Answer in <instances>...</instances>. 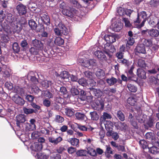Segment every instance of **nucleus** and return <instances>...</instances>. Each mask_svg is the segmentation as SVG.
I'll list each match as a JSON object with an SVG mask.
<instances>
[{"label": "nucleus", "mask_w": 159, "mask_h": 159, "mask_svg": "<svg viewBox=\"0 0 159 159\" xmlns=\"http://www.w3.org/2000/svg\"><path fill=\"white\" fill-rule=\"evenodd\" d=\"M62 13L65 15L73 18L75 21H78L79 18L78 16V11L74 8L71 9L70 10L63 9L62 10Z\"/></svg>", "instance_id": "nucleus-1"}, {"label": "nucleus", "mask_w": 159, "mask_h": 159, "mask_svg": "<svg viewBox=\"0 0 159 159\" xmlns=\"http://www.w3.org/2000/svg\"><path fill=\"white\" fill-rule=\"evenodd\" d=\"M54 31L57 35H60L61 33L65 35L67 34V29L61 23H59L57 28L54 29Z\"/></svg>", "instance_id": "nucleus-2"}, {"label": "nucleus", "mask_w": 159, "mask_h": 159, "mask_svg": "<svg viewBox=\"0 0 159 159\" xmlns=\"http://www.w3.org/2000/svg\"><path fill=\"white\" fill-rule=\"evenodd\" d=\"M111 24L113 30L115 31H120L122 27V25L121 23L120 19H112Z\"/></svg>", "instance_id": "nucleus-3"}, {"label": "nucleus", "mask_w": 159, "mask_h": 159, "mask_svg": "<svg viewBox=\"0 0 159 159\" xmlns=\"http://www.w3.org/2000/svg\"><path fill=\"white\" fill-rule=\"evenodd\" d=\"M116 51V49L114 46L106 44L105 45L104 52L109 57H111L113 53Z\"/></svg>", "instance_id": "nucleus-4"}, {"label": "nucleus", "mask_w": 159, "mask_h": 159, "mask_svg": "<svg viewBox=\"0 0 159 159\" xmlns=\"http://www.w3.org/2000/svg\"><path fill=\"white\" fill-rule=\"evenodd\" d=\"M104 39L108 43H112L116 42V39H118L120 36L115 34L111 35L106 34L104 37Z\"/></svg>", "instance_id": "nucleus-5"}, {"label": "nucleus", "mask_w": 159, "mask_h": 159, "mask_svg": "<svg viewBox=\"0 0 159 159\" xmlns=\"http://www.w3.org/2000/svg\"><path fill=\"white\" fill-rule=\"evenodd\" d=\"M16 9L20 15H25L27 12L26 7L21 3L17 5Z\"/></svg>", "instance_id": "nucleus-6"}, {"label": "nucleus", "mask_w": 159, "mask_h": 159, "mask_svg": "<svg viewBox=\"0 0 159 159\" xmlns=\"http://www.w3.org/2000/svg\"><path fill=\"white\" fill-rule=\"evenodd\" d=\"M111 118L112 116L110 114L107 112H103L102 115L101 116L99 119L100 125L101 126H102L103 123L104 122L107 121V120L111 119Z\"/></svg>", "instance_id": "nucleus-7"}, {"label": "nucleus", "mask_w": 159, "mask_h": 159, "mask_svg": "<svg viewBox=\"0 0 159 159\" xmlns=\"http://www.w3.org/2000/svg\"><path fill=\"white\" fill-rule=\"evenodd\" d=\"M138 14L141 18L143 20L142 23L138 27V28H140L144 25L145 22L147 20V14L146 12L144 11H141L140 13H138Z\"/></svg>", "instance_id": "nucleus-8"}, {"label": "nucleus", "mask_w": 159, "mask_h": 159, "mask_svg": "<svg viewBox=\"0 0 159 159\" xmlns=\"http://www.w3.org/2000/svg\"><path fill=\"white\" fill-rule=\"evenodd\" d=\"M31 45L37 48L40 50H43V44L40 40L35 39L32 40Z\"/></svg>", "instance_id": "nucleus-9"}, {"label": "nucleus", "mask_w": 159, "mask_h": 159, "mask_svg": "<svg viewBox=\"0 0 159 159\" xmlns=\"http://www.w3.org/2000/svg\"><path fill=\"white\" fill-rule=\"evenodd\" d=\"M16 125L19 128L20 127V124L24 123L26 121V118L24 115H20L16 116Z\"/></svg>", "instance_id": "nucleus-10"}, {"label": "nucleus", "mask_w": 159, "mask_h": 159, "mask_svg": "<svg viewBox=\"0 0 159 159\" xmlns=\"http://www.w3.org/2000/svg\"><path fill=\"white\" fill-rule=\"evenodd\" d=\"M135 54L138 53L144 54L146 53L145 48L143 44L138 45L135 49Z\"/></svg>", "instance_id": "nucleus-11"}, {"label": "nucleus", "mask_w": 159, "mask_h": 159, "mask_svg": "<svg viewBox=\"0 0 159 159\" xmlns=\"http://www.w3.org/2000/svg\"><path fill=\"white\" fill-rule=\"evenodd\" d=\"M106 81L108 84L110 86L113 85L117 83L121 84L122 82V80H118L113 77L107 79Z\"/></svg>", "instance_id": "nucleus-12"}, {"label": "nucleus", "mask_w": 159, "mask_h": 159, "mask_svg": "<svg viewBox=\"0 0 159 159\" xmlns=\"http://www.w3.org/2000/svg\"><path fill=\"white\" fill-rule=\"evenodd\" d=\"M94 54L100 60L106 61L107 58L103 52L101 51L98 50L94 52Z\"/></svg>", "instance_id": "nucleus-13"}, {"label": "nucleus", "mask_w": 159, "mask_h": 159, "mask_svg": "<svg viewBox=\"0 0 159 159\" xmlns=\"http://www.w3.org/2000/svg\"><path fill=\"white\" fill-rule=\"evenodd\" d=\"M12 100L15 103L20 105H24L25 102L24 99L17 95L12 98Z\"/></svg>", "instance_id": "nucleus-14"}, {"label": "nucleus", "mask_w": 159, "mask_h": 159, "mask_svg": "<svg viewBox=\"0 0 159 159\" xmlns=\"http://www.w3.org/2000/svg\"><path fill=\"white\" fill-rule=\"evenodd\" d=\"M42 148V145L41 143L36 142L30 146V148L34 151H40Z\"/></svg>", "instance_id": "nucleus-15"}, {"label": "nucleus", "mask_w": 159, "mask_h": 159, "mask_svg": "<svg viewBox=\"0 0 159 159\" xmlns=\"http://www.w3.org/2000/svg\"><path fill=\"white\" fill-rule=\"evenodd\" d=\"M48 140L50 142L54 144L57 145L62 141V138L60 136L56 138L53 137H49L48 138Z\"/></svg>", "instance_id": "nucleus-16"}, {"label": "nucleus", "mask_w": 159, "mask_h": 159, "mask_svg": "<svg viewBox=\"0 0 159 159\" xmlns=\"http://www.w3.org/2000/svg\"><path fill=\"white\" fill-rule=\"evenodd\" d=\"M105 125V129L107 131H112L114 124L111 121L107 120L104 122L103 123L102 125Z\"/></svg>", "instance_id": "nucleus-17"}, {"label": "nucleus", "mask_w": 159, "mask_h": 159, "mask_svg": "<svg viewBox=\"0 0 159 159\" xmlns=\"http://www.w3.org/2000/svg\"><path fill=\"white\" fill-rule=\"evenodd\" d=\"M148 34L152 37H157L159 35V31L156 29H151L148 30Z\"/></svg>", "instance_id": "nucleus-18"}, {"label": "nucleus", "mask_w": 159, "mask_h": 159, "mask_svg": "<svg viewBox=\"0 0 159 159\" xmlns=\"http://www.w3.org/2000/svg\"><path fill=\"white\" fill-rule=\"evenodd\" d=\"M137 75L141 79H145L146 78V72L143 69L139 68L137 71Z\"/></svg>", "instance_id": "nucleus-19"}, {"label": "nucleus", "mask_w": 159, "mask_h": 159, "mask_svg": "<svg viewBox=\"0 0 159 159\" xmlns=\"http://www.w3.org/2000/svg\"><path fill=\"white\" fill-rule=\"evenodd\" d=\"M42 85L45 88H48L51 86L53 83L51 81L44 80L41 82Z\"/></svg>", "instance_id": "nucleus-20"}, {"label": "nucleus", "mask_w": 159, "mask_h": 159, "mask_svg": "<svg viewBox=\"0 0 159 159\" xmlns=\"http://www.w3.org/2000/svg\"><path fill=\"white\" fill-rule=\"evenodd\" d=\"M60 77L61 79L64 80L66 81L68 80L69 75L68 72L66 71H63L61 72L60 75Z\"/></svg>", "instance_id": "nucleus-21"}, {"label": "nucleus", "mask_w": 159, "mask_h": 159, "mask_svg": "<svg viewBox=\"0 0 159 159\" xmlns=\"http://www.w3.org/2000/svg\"><path fill=\"white\" fill-rule=\"evenodd\" d=\"M146 116L143 114H139L136 116V119L140 123H143L145 120L146 118Z\"/></svg>", "instance_id": "nucleus-22"}, {"label": "nucleus", "mask_w": 159, "mask_h": 159, "mask_svg": "<svg viewBox=\"0 0 159 159\" xmlns=\"http://www.w3.org/2000/svg\"><path fill=\"white\" fill-rule=\"evenodd\" d=\"M75 115L76 119L79 120H83L86 119V116L83 113L78 112L75 114Z\"/></svg>", "instance_id": "nucleus-23"}, {"label": "nucleus", "mask_w": 159, "mask_h": 159, "mask_svg": "<svg viewBox=\"0 0 159 159\" xmlns=\"http://www.w3.org/2000/svg\"><path fill=\"white\" fill-rule=\"evenodd\" d=\"M68 141L73 146H77L78 145L79 140L76 138L70 139L68 140Z\"/></svg>", "instance_id": "nucleus-24"}, {"label": "nucleus", "mask_w": 159, "mask_h": 159, "mask_svg": "<svg viewBox=\"0 0 159 159\" xmlns=\"http://www.w3.org/2000/svg\"><path fill=\"white\" fill-rule=\"evenodd\" d=\"M90 115L91 117L92 120H97L99 118V116L96 111H94L90 112Z\"/></svg>", "instance_id": "nucleus-25"}, {"label": "nucleus", "mask_w": 159, "mask_h": 159, "mask_svg": "<svg viewBox=\"0 0 159 159\" xmlns=\"http://www.w3.org/2000/svg\"><path fill=\"white\" fill-rule=\"evenodd\" d=\"M28 24L30 28L33 30H35L37 25L35 21L31 19L28 21Z\"/></svg>", "instance_id": "nucleus-26"}, {"label": "nucleus", "mask_w": 159, "mask_h": 159, "mask_svg": "<svg viewBox=\"0 0 159 159\" xmlns=\"http://www.w3.org/2000/svg\"><path fill=\"white\" fill-rule=\"evenodd\" d=\"M39 49L34 47H31L30 49V52L33 54L36 55L38 54L40 51H42Z\"/></svg>", "instance_id": "nucleus-27"}, {"label": "nucleus", "mask_w": 159, "mask_h": 159, "mask_svg": "<svg viewBox=\"0 0 159 159\" xmlns=\"http://www.w3.org/2000/svg\"><path fill=\"white\" fill-rule=\"evenodd\" d=\"M65 112L66 115L69 117L72 116L74 114V110L69 108H65Z\"/></svg>", "instance_id": "nucleus-28"}, {"label": "nucleus", "mask_w": 159, "mask_h": 159, "mask_svg": "<svg viewBox=\"0 0 159 159\" xmlns=\"http://www.w3.org/2000/svg\"><path fill=\"white\" fill-rule=\"evenodd\" d=\"M54 42L56 45L61 46L64 43V41L62 38L60 37H58L55 39Z\"/></svg>", "instance_id": "nucleus-29"}, {"label": "nucleus", "mask_w": 159, "mask_h": 159, "mask_svg": "<svg viewBox=\"0 0 159 159\" xmlns=\"http://www.w3.org/2000/svg\"><path fill=\"white\" fill-rule=\"evenodd\" d=\"M149 151L152 153L156 154L159 152V149L157 147L155 146L149 147Z\"/></svg>", "instance_id": "nucleus-30"}, {"label": "nucleus", "mask_w": 159, "mask_h": 159, "mask_svg": "<svg viewBox=\"0 0 159 159\" xmlns=\"http://www.w3.org/2000/svg\"><path fill=\"white\" fill-rule=\"evenodd\" d=\"M96 74L98 77L101 78L104 76L105 73L103 70L101 69H98L96 72Z\"/></svg>", "instance_id": "nucleus-31"}, {"label": "nucleus", "mask_w": 159, "mask_h": 159, "mask_svg": "<svg viewBox=\"0 0 159 159\" xmlns=\"http://www.w3.org/2000/svg\"><path fill=\"white\" fill-rule=\"evenodd\" d=\"M118 125L120 126V127L117 128V129L124 131L128 127L127 125L124 123L119 122Z\"/></svg>", "instance_id": "nucleus-32"}, {"label": "nucleus", "mask_w": 159, "mask_h": 159, "mask_svg": "<svg viewBox=\"0 0 159 159\" xmlns=\"http://www.w3.org/2000/svg\"><path fill=\"white\" fill-rule=\"evenodd\" d=\"M117 116L118 119L121 121H123L125 120V116L123 112L120 111H119L117 112Z\"/></svg>", "instance_id": "nucleus-33"}, {"label": "nucleus", "mask_w": 159, "mask_h": 159, "mask_svg": "<svg viewBox=\"0 0 159 159\" xmlns=\"http://www.w3.org/2000/svg\"><path fill=\"white\" fill-rule=\"evenodd\" d=\"M139 144L141 147L144 149L147 148H149V145L147 144V143L145 140H141L139 141Z\"/></svg>", "instance_id": "nucleus-34"}, {"label": "nucleus", "mask_w": 159, "mask_h": 159, "mask_svg": "<svg viewBox=\"0 0 159 159\" xmlns=\"http://www.w3.org/2000/svg\"><path fill=\"white\" fill-rule=\"evenodd\" d=\"M43 19L44 23L47 25H49L50 23V20L48 16L45 14H43Z\"/></svg>", "instance_id": "nucleus-35"}, {"label": "nucleus", "mask_w": 159, "mask_h": 159, "mask_svg": "<svg viewBox=\"0 0 159 159\" xmlns=\"http://www.w3.org/2000/svg\"><path fill=\"white\" fill-rule=\"evenodd\" d=\"M70 92L73 96L77 95L79 94V92L76 88L72 87L70 89Z\"/></svg>", "instance_id": "nucleus-36"}, {"label": "nucleus", "mask_w": 159, "mask_h": 159, "mask_svg": "<svg viewBox=\"0 0 159 159\" xmlns=\"http://www.w3.org/2000/svg\"><path fill=\"white\" fill-rule=\"evenodd\" d=\"M88 152L90 155L95 156L97 155L96 152L93 148L89 147L87 148Z\"/></svg>", "instance_id": "nucleus-37"}, {"label": "nucleus", "mask_w": 159, "mask_h": 159, "mask_svg": "<svg viewBox=\"0 0 159 159\" xmlns=\"http://www.w3.org/2000/svg\"><path fill=\"white\" fill-rule=\"evenodd\" d=\"M127 103L131 106H134L136 103V100L132 97L129 98L127 101Z\"/></svg>", "instance_id": "nucleus-38"}, {"label": "nucleus", "mask_w": 159, "mask_h": 159, "mask_svg": "<svg viewBox=\"0 0 159 159\" xmlns=\"http://www.w3.org/2000/svg\"><path fill=\"white\" fill-rule=\"evenodd\" d=\"M127 87L129 91L132 92H135L137 90V88L135 87L131 84H128Z\"/></svg>", "instance_id": "nucleus-39"}, {"label": "nucleus", "mask_w": 159, "mask_h": 159, "mask_svg": "<svg viewBox=\"0 0 159 159\" xmlns=\"http://www.w3.org/2000/svg\"><path fill=\"white\" fill-rule=\"evenodd\" d=\"M80 99L83 101H85L86 95V93L84 90H82L79 92Z\"/></svg>", "instance_id": "nucleus-40"}, {"label": "nucleus", "mask_w": 159, "mask_h": 159, "mask_svg": "<svg viewBox=\"0 0 159 159\" xmlns=\"http://www.w3.org/2000/svg\"><path fill=\"white\" fill-rule=\"evenodd\" d=\"M23 111L25 114H32L34 112V109L31 108H28L26 107L23 108Z\"/></svg>", "instance_id": "nucleus-41"}, {"label": "nucleus", "mask_w": 159, "mask_h": 159, "mask_svg": "<svg viewBox=\"0 0 159 159\" xmlns=\"http://www.w3.org/2000/svg\"><path fill=\"white\" fill-rule=\"evenodd\" d=\"M78 82L80 84L83 86H86L88 84L86 80L84 78L79 79L78 81Z\"/></svg>", "instance_id": "nucleus-42"}, {"label": "nucleus", "mask_w": 159, "mask_h": 159, "mask_svg": "<svg viewBox=\"0 0 159 159\" xmlns=\"http://www.w3.org/2000/svg\"><path fill=\"white\" fill-rule=\"evenodd\" d=\"M12 48L15 52L17 53L20 51L18 43L16 42H15L13 43Z\"/></svg>", "instance_id": "nucleus-43"}, {"label": "nucleus", "mask_w": 159, "mask_h": 159, "mask_svg": "<svg viewBox=\"0 0 159 159\" xmlns=\"http://www.w3.org/2000/svg\"><path fill=\"white\" fill-rule=\"evenodd\" d=\"M138 64V66L144 68L146 66V64L144 61L141 59L139 60Z\"/></svg>", "instance_id": "nucleus-44"}, {"label": "nucleus", "mask_w": 159, "mask_h": 159, "mask_svg": "<svg viewBox=\"0 0 159 159\" xmlns=\"http://www.w3.org/2000/svg\"><path fill=\"white\" fill-rule=\"evenodd\" d=\"M143 44L146 46L150 47L152 46V42L151 39H145L143 41Z\"/></svg>", "instance_id": "nucleus-45"}, {"label": "nucleus", "mask_w": 159, "mask_h": 159, "mask_svg": "<svg viewBox=\"0 0 159 159\" xmlns=\"http://www.w3.org/2000/svg\"><path fill=\"white\" fill-rule=\"evenodd\" d=\"M123 21L125 23V26L126 27H130L131 24L129 20L126 18H123Z\"/></svg>", "instance_id": "nucleus-46"}, {"label": "nucleus", "mask_w": 159, "mask_h": 159, "mask_svg": "<svg viewBox=\"0 0 159 159\" xmlns=\"http://www.w3.org/2000/svg\"><path fill=\"white\" fill-rule=\"evenodd\" d=\"M44 96L49 98H52L53 97V95L50 92L46 91L44 92Z\"/></svg>", "instance_id": "nucleus-47"}, {"label": "nucleus", "mask_w": 159, "mask_h": 159, "mask_svg": "<svg viewBox=\"0 0 159 159\" xmlns=\"http://www.w3.org/2000/svg\"><path fill=\"white\" fill-rule=\"evenodd\" d=\"M28 78L29 79H30L31 81L35 84H37L39 82L36 77L34 76H30V75H29L28 76Z\"/></svg>", "instance_id": "nucleus-48"}, {"label": "nucleus", "mask_w": 159, "mask_h": 159, "mask_svg": "<svg viewBox=\"0 0 159 159\" xmlns=\"http://www.w3.org/2000/svg\"><path fill=\"white\" fill-rule=\"evenodd\" d=\"M59 92L62 95L66 94L67 93L66 88L64 87H61L60 88Z\"/></svg>", "instance_id": "nucleus-49"}, {"label": "nucleus", "mask_w": 159, "mask_h": 159, "mask_svg": "<svg viewBox=\"0 0 159 159\" xmlns=\"http://www.w3.org/2000/svg\"><path fill=\"white\" fill-rule=\"evenodd\" d=\"M55 120L58 123H61L64 121V119L62 117L57 115L56 116Z\"/></svg>", "instance_id": "nucleus-50"}, {"label": "nucleus", "mask_w": 159, "mask_h": 159, "mask_svg": "<svg viewBox=\"0 0 159 159\" xmlns=\"http://www.w3.org/2000/svg\"><path fill=\"white\" fill-rule=\"evenodd\" d=\"M76 154L79 156H84L86 155V151L84 150H80L76 152Z\"/></svg>", "instance_id": "nucleus-51"}, {"label": "nucleus", "mask_w": 159, "mask_h": 159, "mask_svg": "<svg viewBox=\"0 0 159 159\" xmlns=\"http://www.w3.org/2000/svg\"><path fill=\"white\" fill-rule=\"evenodd\" d=\"M153 134L152 133L148 132L146 134L145 137L147 139L151 140L152 139Z\"/></svg>", "instance_id": "nucleus-52"}, {"label": "nucleus", "mask_w": 159, "mask_h": 159, "mask_svg": "<svg viewBox=\"0 0 159 159\" xmlns=\"http://www.w3.org/2000/svg\"><path fill=\"white\" fill-rule=\"evenodd\" d=\"M127 44L129 45H132L134 43V39L133 37H128Z\"/></svg>", "instance_id": "nucleus-53"}, {"label": "nucleus", "mask_w": 159, "mask_h": 159, "mask_svg": "<svg viewBox=\"0 0 159 159\" xmlns=\"http://www.w3.org/2000/svg\"><path fill=\"white\" fill-rule=\"evenodd\" d=\"M117 12L120 16L124 15V10L123 8L121 7H119L117 9Z\"/></svg>", "instance_id": "nucleus-54"}, {"label": "nucleus", "mask_w": 159, "mask_h": 159, "mask_svg": "<svg viewBox=\"0 0 159 159\" xmlns=\"http://www.w3.org/2000/svg\"><path fill=\"white\" fill-rule=\"evenodd\" d=\"M35 120L34 119H31L30 120V122L31 125V126L32 127V130H34L36 129V125L34 123L35 122Z\"/></svg>", "instance_id": "nucleus-55"}, {"label": "nucleus", "mask_w": 159, "mask_h": 159, "mask_svg": "<svg viewBox=\"0 0 159 159\" xmlns=\"http://www.w3.org/2000/svg\"><path fill=\"white\" fill-rule=\"evenodd\" d=\"M106 152L107 153L111 154H113V151L112 150V148H111L110 146L109 145H106Z\"/></svg>", "instance_id": "nucleus-56"}, {"label": "nucleus", "mask_w": 159, "mask_h": 159, "mask_svg": "<svg viewBox=\"0 0 159 159\" xmlns=\"http://www.w3.org/2000/svg\"><path fill=\"white\" fill-rule=\"evenodd\" d=\"M5 85L9 90L13 88V84L11 83L6 82L5 83Z\"/></svg>", "instance_id": "nucleus-57"}, {"label": "nucleus", "mask_w": 159, "mask_h": 159, "mask_svg": "<svg viewBox=\"0 0 159 159\" xmlns=\"http://www.w3.org/2000/svg\"><path fill=\"white\" fill-rule=\"evenodd\" d=\"M85 100L86 101L88 102H91L93 100V97L92 95H87L85 97Z\"/></svg>", "instance_id": "nucleus-58"}, {"label": "nucleus", "mask_w": 159, "mask_h": 159, "mask_svg": "<svg viewBox=\"0 0 159 159\" xmlns=\"http://www.w3.org/2000/svg\"><path fill=\"white\" fill-rule=\"evenodd\" d=\"M120 63H121L127 66H128L129 64V61L125 59H123V60H119L118 61Z\"/></svg>", "instance_id": "nucleus-59"}, {"label": "nucleus", "mask_w": 159, "mask_h": 159, "mask_svg": "<svg viewBox=\"0 0 159 159\" xmlns=\"http://www.w3.org/2000/svg\"><path fill=\"white\" fill-rule=\"evenodd\" d=\"M20 45L23 48H26L28 46V43L26 40L22 41L20 43Z\"/></svg>", "instance_id": "nucleus-60"}, {"label": "nucleus", "mask_w": 159, "mask_h": 159, "mask_svg": "<svg viewBox=\"0 0 159 159\" xmlns=\"http://www.w3.org/2000/svg\"><path fill=\"white\" fill-rule=\"evenodd\" d=\"M43 104L47 107H49L51 105L50 101L48 99H45L43 101Z\"/></svg>", "instance_id": "nucleus-61"}, {"label": "nucleus", "mask_w": 159, "mask_h": 159, "mask_svg": "<svg viewBox=\"0 0 159 159\" xmlns=\"http://www.w3.org/2000/svg\"><path fill=\"white\" fill-rule=\"evenodd\" d=\"M149 3L152 6L156 7L158 5V2L157 0H151Z\"/></svg>", "instance_id": "nucleus-62"}, {"label": "nucleus", "mask_w": 159, "mask_h": 159, "mask_svg": "<svg viewBox=\"0 0 159 159\" xmlns=\"http://www.w3.org/2000/svg\"><path fill=\"white\" fill-rule=\"evenodd\" d=\"M78 128L82 131H87V127L84 125H78Z\"/></svg>", "instance_id": "nucleus-63"}, {"label": "nucleus", "mask_w": 159, "mask_h": 159, "mask_svg": "<svg viewBox=\"0 0 159 159\" xmlns=\"http://www.w3.org/2000/svg\"><path fill=\"white\" fill-rule=\"evenodd\" d=\"M116 56L119 59L121 60L123 57V53L122 52L119 51L116 54Z\"/></svg>", "instance_id": "nucleus-64"}]
</instances>
